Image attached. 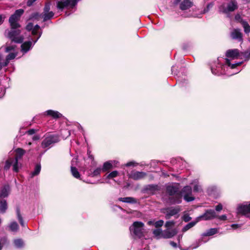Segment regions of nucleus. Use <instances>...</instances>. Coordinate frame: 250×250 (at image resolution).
Returning <instances> with one entry per match:
<instances>
[{
	"label": "nucleus",
	"instance_id": "obj_12",
	"mask_svg": "<svg viewBox=\"0 0 250 250\" xmlns=\"http://www.w3.org/2000/svg\"><path fill=\"white\" fill-rule=\"evenodd\" d=\"M217 218V215L213 209L207 210L203 215L197 217V221L201 220H209Z\"/></svg>",
	"mask_w": 250,
	"mask_h": 250
},
{
	"label": "nucleus",
	"instance_id": "obj_37",
	"mask_svg": "<svg viewBox=\"0 0 250 250\" xmlns=\"http://www.w3.org/2000/svg\"><path fill=\"white\" fill-rule=\"evenodd\" d=\"M9 228L12 231L15 232L19 229V225L16 222L14 221L9 224Z\"/></svg>",
	"mask_w": 250,
	"mask_h": 250
},
{
	"label": "nucleus",
	"instance_id": "obj_30",
	"mask_svg": "<svg viewBox=\"0 0 250 250\" xmlns=\"http://www.w3.org/2000/svg\"><path fill=\"white\" fill-rule=\"evenodd\" d=\"M41 170V166L40 164H37L36 165L35 167L34 170L33 172H32L30 174V178H33V177L38 175Z\"/></svg>",
	"mask_w": 250,
	"mask_h": 250
},
{
	"label": "nucleus",
	"instance_id": "obj_52",
	"mask_svg": "<svg viewBox=\"0 0 250 250\" xmlns=\"http://www.w3.org/2000/svg\"><path fill=\"white\" fill-rule=\"evenodd\" d=\"M37 0H27L26 4L28 6H31Z\"/></svg>",
	"mask_w": 250,
	"mask_h": 250
},
{
	"label": "nucleus",
	"instance_id": "obj_3",
	"mask_svg": "<svg viewBox=\"0 0 250 250\" xmlns=\"http://www.w3.org/2000/svg\"><path fill=\"white\" fill-rule=\"evenodd\" d=\"M167 192L169 195L168 202L171 204H180L182 202V194L179 190V185L174 184L167 187Z\"/></svg>",
	"mask_w": 250,
	"mask_h": 250
},
{
	"label": "nucleus",
	"instance_id": "obj_13",
	"mask_svg": "<svg viewBox=\"0 0 250 250\" xmlns=\"http://www.w3.org/2000/svg\"><path fill=\"white\" fill-rule=\"evenodd\" d=\"M9 79L4 75H0V98L3 97L5 93V88L8 85Z\"/></svg>",
	"mask_w": 250,
	"mask_h": 250
},
{
	"label": "nucleus",
	"instance_id": "obj_46",
	"mask_svg": "<svg viewBox=\"0 0 250 250\" xmlns=\"http://www.w3.org/2000/svg\"><path fill=\"white\" fill-rule=\"evenodd\" d=\"M191 219V218L188 214H185L184 215V220L187 222L190 221Z\"/></svg>",
	"mask_w": 250,
	"mask_h": 250
},
{
	"label": "nucleus",
	"instance_id": "obj_18",
	"mask_svg": "<svg viewBox=\"0 0 250 250\" xmlns=\"http://www.w3.org/2000/svg\"><path fill=\"white\" fill-rule=\"evenodd\" d=\"M145 190L148 193L153 194L159 190V187L156 185H148L145 187Z\"/></svg>",
	"mask_w": 250,
	"mask_h": 250
},
{
	"label": "nucleus",
	"instance_id": "obj_60",
	"mask_svg": "<svg viewBox=\"0 0 250 250\" xmlns=\"http://www.w3.org/2000/svg\"><path fill=\"white\" fill-rule=\"evenodd\" d=\"M33 140H38L39 139V137L38 136H34L32 138Z\"/></svg>",
	"mask_w": 250,
	"mask_h": 250
},
{
	"label": "nucleus",
	"instance_id": "obj_33",
	"mask_svg": "<svg viewBox=\"0 0 250 250\" xmlns=\"http://www.w3.org/2000/svg\"><path fill=\"white\" fill-rule=\"evenodd\" d=\"M241 25L244 28V32L246 34L250 33V26L248 22L246 21H241Z\"/></svg>",
	"mask_w": 250,
	"mask_h": 250
},
{
	"label": "nucleus",
	"instance_id": "obj_8",
	"mask_svg": "<svg viewBox=\"0 0 250 250\" xmlns=\"http://www.w3.org/2000/svg\"><path fill=\"white\" fill-rule=\"evenodd\" d=\"M237 212L247 217H250V202L239 205L237 208Z\"/></svg>",
	"mask_w": 250,
	"mask_h": 250
},
{
	"label": "nucleus",
	"instance_id": "obj_64",
	"mask_svg": "<svg viewBox=\"0 0 250 250\" xmlns=\"http://www.w3.org/2000/svg\"><path fill=\"white\" fill-rule=\"evenodd\" d=\"M70 14V13H69L68 12H66L65 13V15L66 16H69Z\"/></svg>",
	"mask_w": 250,
	"mask_h": 250
},
{
	"label": "nucleus",
	"instance_id": "obj_59",
	"mask_svg": "<svg viewBox=\"0 0 250 250\" xmlns=\"http://www.w3.org/2000/svg\"><path fill=\"white\" fill-rule=\"evenodd\" d=\"M170 244L174 248H176L177 247V244L176 243H175L174 242H173V241H171L170 242Z\"/></svg>",
	"mask_w": 250,
	"mask_h": 250
},
{
	"label": "nucleus",
	"instance_id": "obj_6",
	"mask_svg": "<svg viewBox=\"0 0 250 250\" xmlns=\"http://www.w3.org/2000/svg\"><path fill=\"white\" fill-rule=\"evenodd\" d=\"M237 3L235 0H231L228 3H223L219 7V11L222 13L232 12L237 8Z\"/></svg>",
	"mask_w": 250,
	"mask_h": 250
},
{
	"label": "nucleus",
	"instance_id": "obj_29",
	"mask_svg": "<svg viewBox=\"0 0 250 250\" xmlns=\"http://www.w3.org/2000/svg\"><path fill=\"white\" fill-rule=\"evenodd\" d=\"M218 231V229L217 228H211L206 231V232L203 233L202 234V236H212L216 233H217Z\"/></svg>",
	"mask_w": 250,
	"mask_h": 250
},
{
	"label": "nucleus",
	"instance_id": "obj_55",
	"mask_svg": "<svg viewBox=\"0 0 250 250\" xmlns=\"http://www.w3.org/2000/svg\"><path fill=\"white\" fill-rule=\"evenodd\" d=\"M110 163H111V164L113 166V167H116L118 163V162L116 160L110 161Z\"/></svg>",
	"mask_w": 250,
	"mask_h": 250
},
{
	"label": "nucleus",
	"instance_id": "obj_34",
	"mask_svg": "<svg viewBox=\"0 0 250 250\" xmlns=\"http://www.w3.org/2000/svg\"><path fill=\"white\" fill-rule=\"evenodd\" d=\"M240 57L244 59L245 60H249L250 59V48L240 53Z\"/></svg>",
	"mask_w": 250,
	"mask_h": 250
},
{
	"label": "nucleus",
	"instance_id": "obj_11",
	"mask_svg": "<svg viewBox=\"0 0 250 250\" xmlns=\"http://www.w3.org/2000/svg\"><path fill=\"white\" fill-rule=\"evenodd\" d=\"M180 192L181 193L182 197L183 196L184 200L187 202H190L194 200V198L191 196L192 189L190 186H187L184 187Z\"/></svg>",
	"mask_w": 250,
	"mask_h": 250
},
{
	"label": "nucleus",
	"instance_id": "obj_26",
	"mask_svg": "<svg viewBox=\"0 0 250 250\" xmlns=\"http://www.w3.org/2000/svg\"><path fill=\"white\" fill-rule=\"evenodd\" d=\"M15 45H6L5 46H2L0 48V61L1 60V58L2 57V54L1 53V52L3 50L6 53L11 52L12 51L15 50Z\"/></svg>",
	"mask_w": 250,
	"mask_h": 250
},
{
	"label": "nucleus",
	"instance_id": "obj_23",
	"mask_svg": "<svg viewBox=\"0 0 250 250\" xmlns=\"http://www.w3.org/2000/svg\"><path fill=\"white\" fill-rule=\"evenodd\" d=\"M15 157L13 158L14 160H17V162H19V160H21L23 155L25 153V151L21 148H18L15 150Z\"/></svg>",
	"mask_w": 250,
	"mask_h": 250
},
{
	"label": "nucleus",
	"instance_id": "obj_16",
	"mask_svg": "<svg viewBox=\"0 0 250 250\" xmlns=\"http://www.w3.org/2000/svg\"><path fill=\"white\" fill-rule=\"evenodd\" d=\"M230 37L232 39L236 40L239 42L243 40L242 33L240 29H234L230 33Z\"/></svg>",
	"mask_w": 250,
	"mask_h": 250
},
{
	"label": "nucleus",
	"instance_id": "obj_35",
	"mask_svg": "<svg viewBox=\"0 0 250 250\" xmlns=\"http://www.w3.org/2000/svg\"><path fill=\"white\" fill-rule=\"evenodd\" d=\"M113 167L111 164V163H110V161H107L103 164V166L102 167V171H106L110 169H111L113 168Z\"/></svg>",
	"mask_w": 250,
	"mask_h": 250
},
{
	"label": "nucleus",
	"instance_id": "obj_61",
	"mask_svg": "<svg viewBox=\"0 0 250 250\" xmlns=\"http://www.w3.org/2000/svg\"><path fill=\"white\" fill-rule=\"evenodd\" d=\"M181 0H174V3L175 4H177L178 3H179V2L181 1Z\"/></svg>",
	"mask_w": 250,
	"mask_h": 250
},
{
	"label": "nucleus",
	"instance_id": "obj_53",
	"mask_svg": "<svg viewBox=\"0 0 250 250\" xmlns=\"http://www.w3.org/2000/svg\"><path fill=\"white\" fill-rule=\"evenodd\" d=\"M35 129H31L27 131V133L29 135H32L35 133Z\"/></svg>",
	"mask_w": 250,
	"mask_h": 250
},
{
	"label": "nucleus",
	"instance_id": "obj_27",
	"mask_svg": "<svg viewBox=\"0 0 250 250\" xmlns=\"http://www.w3.org/2000/svg\"><path fill=\"white\" fill-rule=\"evenodd\" d=\"M119 200L122 202L130 203V204H136L137 203V200L131 197H121L119 198Z\"/></svg>",
	"mask_w": 250,
	"mask_h": 250
},
{
	"label": "nucleus",
	"instance_id": "obj_43",
	"mask_svg": "<svg viewBox=\"0 0 250 250\" xmlns=\"http://www.w3.org/2000/svg\"><path fill=\"white\" fill-rule=\"evenodd\" d=\"M213 5V4L212 2L208 4L207 7L204 9V10L202 12V14H205L207 12H208L210 10V9L212 7Z\"/></svg>",
	"mask_w": 250,
	"mask_h": 250
},
{
	"label": "nucleus",
	"instance_id": "obj_21",
	"mask_svg": "<svg viewBox=\"0 0 250 250\" xmlns=\"http://www.w3.org/2000/svg\"><path fill=\"white\" fill-rule=\"evenodd\" d=\"M226 56L228 58H235L238 56L240 57L239 50L237 49L228 50L226 52Z\"/></svg>",
	"mask_w": 250,
	"mask_h": 250
},
{
	"label": "nucleus",
	"instance_id": "obj_48",
	"mask_svg": "<svg viewBox=\"0 0 250 250\" xmlns=\"http://www.w3.org/2000/svg\"><path fill=\"white\" fill-rule=\"evenodd\" d=\"M199 221H197V217L196 218V220L195 221H193V222H190L188 224V226H190V228H191L192 227H193V226H194Z\"/></svg>",
	"mask_w": 250,
	"mask_h": 250
},
{
	"label": "nucleus",
	"instance_id": "obj_57",
	"mask_svg": "<svg viewBox=\"0 0 250 250\" xmlns=\"http://www.w3.org/2000/svg\"><path fill=\"white\" fill-rule=\"evenodd\" d=\"M5 18V16L2 15H0V25L3 23Z\"/></svg>",
	"mask_w": 250,
	"mask_h": 250
},
{
	"label": "nucleus",
	"instance_id": "obj_17",
	"mask_svg": "<svg viewBox=\"0 0 250 250\" xmlns=\"http://www.w3.org/2000/svg\"><path fill=\"white\" fill-rule=\"evenodd\" d=\"M10 188L8 185H5L0 189V199H4L8 196Z\"/></svg>",
	"mask_w": 250,
	"mask_h": 250
},
{
	"label": "nucleus",
	"instance_id": "obj_36",
	"mask_svg": "<svg viewBox=\"0 0 250 250\" xmlns=\"http://www.w3.org/2000/svg\"><path fill=\"white\" fill-rule=\"evenodd\" d=\"M71 172L75 178L77 179H80V174L79 172L78 171V169L74 167L71 166Z\"/></svg>",
	"mask_w": 250,
	"mask_h": 250
},
{
	"label": "nucleus",
	"instance_id": "obj_40",
	"mask_svg": "<svg viewBox=\"0 0 250 250\" xmlns=\"http://www.w3.org/2000/svg\"><path fill=\"white\" fill-rule=\"evenodd\" d=\"M102 170V168L98 167L91 174V177H95L97 176L101 173V171Z\"/></svg>",
	"mask_w": 250,
	"mask_h": 250
},
{
	"label": "nucleus",
	"instance_id": "obj_32",
	"mask_svg": "<svg viewBox=\"0 0 250 250\" xmlns=\"http://www.w3.org/2000/svg\"><path fill=\"white\" fill-rule=\"evenodd\" d=\"M17 56V52H10L6 57L5 65H8L10 61L14 59Z\"/></svg>",
	"mask_w": 250,
	"mask_h": 250
},
{
	"label": "nucleus",
	"instance_id": "obj_2",
	"mask_svg": "<svg viewBox=\"0 0 250 250\" xmlns=\"http://www.w3.org/2000/svg\"><path fill=\"white\" fill-rule=\"evenodd\" d=\"M24 10L19 9L12 15L9 19V22L11 26L10 30H6L5 35L13 42L15 43H21L24 39L23 37L21 35V31L19 29L21 25L19 23L21 16L23 14Z\"/></svg>",
	"mask_w": 250,
	"mask_h": 250
},
{
	"label": "nucleus",
	"instance_id": "obj_38",
	"mask_svg": "<svg viewBox=\"0 0 250 250\" xmlns=\"http://www.w3.org/2000/svg\"><path fill=\"white\" fill-rule=\"evenodd\" d=\"M194 183L195 184L193 187V191L196 192H201L202 191V188L201 186L198 185V181L197 180H195L194 181Z\"/></svg>",
	"mask_w": 250,
	"mask_h": 250
},
{
	"label": "nucleus",
	"instance_id": "obj_24",
	"mask_svg": "<svg viewBox=\"0 0 250 250\" xmlns=\"http://www.w3.org/2000/svg\"><path fill=\"white\" fill-rule=\"evenodd\" d=\"M45 114L51 116L54 119H58L62 116V114L57 111L48 110L45 111Z\"/></svg>",
	"mask_w": 250,
	"mask_h": 250
},
{
	"label": "nucleus",
	"instance_id": "obj_49",
	"mask_svg": "<svg viewBox=\"0 0 250 250\" xmlns=\"http://www.w3.org/2000/svg\"><path fill=\"white\" fill-rule=\"evenodd\" d=\"M217 217L220 220L225 221V220H226L227 219V216L226 215H222L218 216L217 215Z\"/></svg>",
	"mask_w": 250,
	"mask_h": 250
},
{
	"label": "nucleus",
	"instance_id": "obj_56",
	"mask_svg": "<svg viewBox=\"0 0 250 250\" xmlns=\"http://www.w3.org/2000/svg\"><path fill=\"white\" fill-rule=\"evenodd\" d=\"M135 162H129L127 163L125 166L126 167H130V166H134L135 165Z\"/></svg>",
	"mask_w": 250,
	"mask_h": 250
},
{
	"label": "nucleus",
	"instance_id": "obj_5",
	"mask_svg": "<svg viewBox=\"0 0 250 250\" xmlns=\"http://www.w3.org/2000/svg\"><path fill=\"white\" fill-rule=\"evenodd\" d=\"M129 229L131 233L136 237L141 238L144 236L145 229L143 223L138 221L135 222Z\"/></svg>",
	"mask_w": 250,
	"mask_h": 250
},
{
	"label": "nucleus",
	"instance_id": "obj_14",
	"mask_svg": "<svg viewBox=\"0 0 250 250\" xmlns=\"http://www.w3.org/2000/svg\"><path fill=\"white\" fill-rule=\"evenodd\" d=\"M147 175V174L143 171H138L136 170H132L128 174L129 178L135 181L140 180L144 179Z\"/></svg>",
	"mask_w": 250,
	"mask_h": 250
},
{
	"label": "nucleus",
	"instance_id": "obj_39",
	"mask_svg": "<svg viewBox=\"0 0 250 250\" xmlns=\"http://www.w3.org/2000/svg\"><path fill=\"white\" fill-rule=\"evenodd\" d=\"M14 244L17 248H21L23 246V242L21 239H16L14 241Z\"/></svg>",
	"mask_w": 250,
	"mask_h": 250
},
{
	"label": "nucleus",
	"instance_id": "obj_41",
	"mask_svg": "<svg viewBox=\"0 0 250 250\" xmlns=\"http://www.w3.org/2000/svg\"><path fill=\"white\" fill-rule=\"evenodd\" d=\"M118 175V172L116 170L113 171L111 172H110L107 176V178L108 179H111L113 178L114 177H116Z\"/></svg>",
	"mask_w": 250,
	"mask_h": 250
},
{
	"label": "nucleus",
	"instance_id": "obj_62",
	"mask_svg": "<svg viewBox=\"0 0 250 250\" xmlns=\"http://www.w3.org/2000/svg\"><path fill=\"white\" fill-rule=\"evenodd\" d=\"M87 153H88V154L89 155V157L91 159H93V157L92 155L90 154V152L88 151Z\"/></svg>",
	"mask_w": 250,
	"mask_h": 250
},
{
	"label": "nucleus",
	"instance_id": "obj_50",
	"mask_svg": "<svg viewBox=\"0 0 250 250\" xmlns=\"http://www.w3.org/2000/svg\"><path fill=\"white\" fill-rule=\"evenodd\" d=\"M231 227L234 229L240 228L241 227V225L240 224H232L231 225Z\"/></svg>",
	"mask_w": 250,
	"mask_h": 250
},
{
	"label": "nucleus",
	"instance_id": "obj_51",
	"mask_svg": "<svg viewBox=\"0 0 250 250\" xmlns=\"http://www.w3.org/2000/svg\"><path fill=\"white\" fill-rule=\"evenodd\" d=\"M223 208V207H222V204H219L217 206H216L215 207V209L216 211H221Z\"/></svg>",
	"mask_w": 250,
	"mask_h": 250
},
{
	"label": "nucleus",
	"instance_id": "obj_42",
	"mask_svg": "<svg viewBox=\"0 0 250 250\" xmlns=\"http://www.w3.org/2000/svg\"><path fill=\"white\" fill-rule=\"evenodd\" d=\"M202 241V239H199L198 241H196L191 246L192 249L198 248L201 244Z\"/></svg>",
	"mask_w": 250,
	"mask_h": 250
},
{
	"label": "nucleus",
	"instance_id": "obj_31",
	"mask_svg": "<svg viewBox=\"0 0 250 250\" xmlns=\"http://www.w3.org/2000/svg\"><path fill=\"white\" fill-rule=\"evenodd\" d=\"M153 234L157 239L163 238V230L160 229H155L153 230Z\"/></svg>",
	"mask_w": 250,
	"mask_h": 250
},
{
	"label": "nucleus",
	"instance_id": "obj_47",
	"mask_svg": "<svg viewBox=\"0 0 250 250\" xmlns=\"http://www.w3.org/2000/svg\"><path fill=\"white\" fill-rule=\"evenodd\" d=\"M174 224V222L173 221H167L165 224V227L167 228H168L172 226Z\"/></svg>",
	"mask_w": 250,
	"mask_h": 250
},
{
	"label": "nucleus",
	"instance_id": "obj_19",
	"mask_svg": "<svg viewBox=\"0 0 250 250\" xmlns=\"http://www.w3.org/2000/svg\"><path fill=\"white\" fill-rule=\"evenodd\" d=\"M179 211L180 209L179 207L169 208L167 209L166 218L169 219L171 216L176 215Z\"/></svg>",
	"mask_w": 250,
	"mask_h": 250
},
{
	"label": "nucleus",
	"instance_id": "obj_10",
	"mask_svg": "<svg viewBox=\"0 0 250 250\" xmlns=\"http://www.w3.org/2000/svg\"><path fill=\"white\" fill-rule=\"evenodd\" d=\"M59 141L58 136L55 135H50L45 137L42 143V147L46 148L52 144L56 143Z\"/></svg>",
	"mask_w": 250,
	"mask_h": 250
},
{
	"label": "nucleus",
	"instance_id": "obj_22",
	"mask_svg": "<svg viewBox=\"0 0 250 250\" xmlns=\"http://www.w3.org/2000/svg\"><path fill=\"white\" fill-rule=\"evenodd\" d=\"M193 3L190 0H184L180 4V8L182 10H185L190 8Z\"/></svg>",
	"mask_w": 250,
	"mask_h": 250
},
{
	"label": "nucleus",
	"instance_id": "obj_54",
	"mask_svg": "<svg viewBox=\"0 0 250 250\" xmlns=\"http://www.w3.org/2000/svg\"><path fill=\"white\" fill-rule=\"evenodd\" d=\"M190 226L188 225V224H187V225H186L182 229V231L183 232H186V231H187L189 229H190Z\"/></svg>",
	"mask_w": 250,
	"mask_h": 250
},
{
	"label": "nucleus",
	"instance_id": "obj_45",
	"mask_svg": "<svg viewBox=\"0 0 250 250\" xmlns=\"http://www.w3.org/2000/svg\"><path fill=\"white\" fill-rule=\"evenodd\" d=\"M235 19L236 21H237L238 22L240 23L241 24V21H245L244 20H243L241 16L239 14H237L236 15H235Z\"/></svg>",
	"mask_w": 250,
	"mask_h": 250
},
{
	"label": "nucleus",
	"instance_id": "obj_20",
	"mask_svg": "<svg viewBox=\"0 0 250 250\" xmlns=\"http://www.w3.org/2000/svg\"><path fill=\"white\" fill-rule=\"evenodd\" d=\"M177 233L175 229L169 230L167 229L163 230V238L167 239L170 238L174 236Z\"/></svg>",
	"mask_w": 250,
	"mask_h": 250
},
{
	"label": "nucleus",
	"instance_id": "obj_7",
	"mask_svg": "<svg viewBox=\"0 0 250 250\" xmlns=\"http://www.w3.org/2000/svg\"><path fill=\"white\" fill-rule=\"evenodd\" d=\"M11 166H12L14 172H18L21 167V164L19 162H17V160H14L13 158H10L6 161L4 166V169L7 170Z\"/></svg>",
	"mask_w": 250,
	"mask_h": 250
},
{
	"label": "nucleus",
	"instance_id": "obj_25",
	"mask_svg": "<svg viewBox=\"0 0 250 250\" xmlns=\"http://www.w3.org/2000/svg\"><path fill=\"white\" fill-rule=\"evenodd\" d=\"M8 208V204L5 199H0V212L5 213Z\"/></svg>",
	"mask_w": 250,
	"mask_h": 250
},
{
	"label": "nucleus",
	"instance_id": "obj_44",
	"mask_svg": "<svg viewBox=\"0 0 250 250\" xmlns=\"http://www.w3.org/2000/svg\"><path fill=\"white\" fill-rule=\"evenodd\" d=\"M164 221L162 220H160L158 221H156L154 224V225L156 228H159L162 227L164 225Z\"/></svg>",
	"mask_w": 250,
	"mask_h": 250
},
{
	"label": "nucleus",
	"instance_id": "obj_63",
	"mask_svg": "<svg viewBox=\"0 0 250 250\" xmlns=\"http://www.w3.org/2000/svg\"><path fill=\"white\" fill-rule=\"evenodd\" d=\"M147 223H148V224L149 225H153V224H154V223H153V221H148Z\"/></svg>",
	"mask_w": 250,
	"mask_h": 250
},
{
	"label": "nucleus",
	"instance_id": "obj_28",
	"mask_svg": "<svg viewBox=\"0 0 250 250\" xmlns=\"http://www.w3.org/2000/svg\"><path fill=\"white\" fill-rule=\"evenodd\" d=\"M16 211L18 219L21 225L23 227H25L26 226V224L24 223L23 221V218L21 213L20 208L19 207H17Z\"/></svg>",
	"mask_w": 250,
	"mask_h": 250
},
{
	"label": "nucleus",
	"instance_id": "obj_58",
	"mask_svg": "<svg viewBox=\"0 0 250 250\" xmlns=\"http://www.w3.org/2000/svg\"><path fill=\"white\" fill-rule=\"evenodd\" d=\"M5 61L3 62H0V70L2 69L3 67L6 66L7 65H5Z\"/></svg>",
	"mask_w": 250,
	"mask_h": 250
},
{
	"label": "nucleus",
	"instance_id": "obj_9",
	"mask_svg": "<svg viewBox=\"0 0 250 250\" xmlns=\"http://www.w3.org/2000/svg\"><path fill=\"white\" fill-rule=\"evenodd\" d=\"M42 34V32L39 33V36L35 40L28 41L25 42L21 45V51L23 54L27 53L29 51L36 43Z\"/></svg>",
	"mask_w": 250,
	"mask_h": 250
},
{
	"label": "nucleus",
	"instance_id": "obj_4",
	"mask_svg": "<svg viewBox=\"0 0 250 250\" xmlns=\"http://www.w3.org/2000/svg\"><path fill=\"white\" fill-rule=\"evenodd\" d=\"M50 2H46L43 12L41 14L37 12L33 13L32 15V18L37 20L42 19L44 22L51 20L54 17V13L50 11Z\"/></svg>",
	"mask_w": 250,
	"mask_h": 250
},
{
	"label": "nucleus",
	"instance_id": "obj_15",
	"mask_svg": "<svg viewBox=\"0 0 250 250\" xmlns=\"http://www.w3.org/2000/svg\"><path fill=\"white\" fill-rule=\"evenodd\" d=\"M40 29V26L38 24L34 26L33 24L31 22H29L27 24L26 26V29L27 31H32V34L34 36L39 35L40 32H39V30ZM41 32H42L41 31Z\"/></svg>",
	"mask_w": 250,
	"mask_h": 250
},
{
	"label": "nucleus",
	"instance_id": "obj_1",
	"mask_svg": "<svg viewBox=\"0 0 250 250\" xmlns=\"http://www.w3.org/2000/svg\"><path fill=\"white\" fill-rule=\"evenodd\" d=\"M242 62L231 63L228 59L218 58L211 64V72L215 75H226L230 76L237 74L240 71L237 67L240 66Z\"/></svg>",
	"mask_w": 250,
	"mask_h": 250
}]
</instances>
